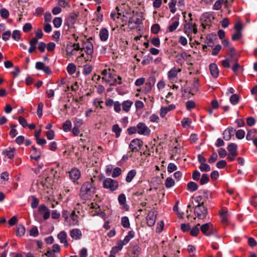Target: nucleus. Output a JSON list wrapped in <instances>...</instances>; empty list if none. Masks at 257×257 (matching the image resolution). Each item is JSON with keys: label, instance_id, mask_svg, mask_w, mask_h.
<instances>
[{"label": "nucleus", "instance_id": "1", "mask_svg": "<svg viewBox=\"0 0 257 257\" xmlns=\"http://www.w3.org/2000/svg\"><path fill=\"white\" fill-rule=\"evenodd\" d=\"M94 180L91 178L90 180L84 183L81 186L80 196L84 200L90 199L95 192V187L93 184Z\"/></svg>", "mask_w": 257, "mask_h": 257}, {"label": "nucleus", "instance_id": "2", "mask_svg": "<svg viewBox=\"0 0 257 257\" xmlns=\"http://www.w3.org/2000/svg\"><path fill=\"white\" fill-rule=\"evenodd\" d=\"M53 176L43 177L39 184V188L42 190L44 193H49L51 190V186L53 183H59L58 179L56 181H53Z\"/></svg>", "mask_w": 257, "mask_h": 257}, {"label": "nucleus", "instance_id": "3", "mask_svg": "<svg viewBox=\"0 0 257 257\" xmlns=\"http://www.w3.org/2000/svg\"><path fill=\"white\" fill-rule=\"evenodd\" d=\"M142 20V15L141 13L133 12V15L129 18L128 22V27L131 29L137 28Z\"/></svg>", "mask_w": 257, "mask_h": 257}, {"label": "nucleus", "instance_id": "4", "mask_svg": "<svg viewBox=\"0 0 257 257\" xmlns=\"http://www.w3.org/2000/svg\"><path fill=\"white\" fill-rule=\"evenodd\" d=\"M192 19L191 18L190 22L185 21L183 30L184 32L190 38V40H191L192 34H196L198 31L196 25L192 23Z\"/></svg>", "mask_w": 257, "mask_h": 257}, {"label": "nucleus", "instance_id": "5", "mask_svg": "<svg viewBox=\"0 0 257 257\" xmlns=\"http://www.w3.org/2000/svg\"><path fill=\"white\" fill-rule=\"evenodd\" d=\"M102 186L104 188L112 192L118 188L119 184L116 180L108 178L103 181Z\"/></svg>", "mask_w": 257, "mask_h": 257}, {"label": "nucleus", "instance_id": "6", "mask_svg": "<svg viewBox=\"0 0 257 257\" xmlns=\"http://www.w3.org/2000/svg\"><path fill=\"white\" fill-rule=\"evenodd\" d=\"M194 212L195 215L200 219H204L207 214L206 207L203 206V202L199 203L195 208Z\"/></svg>", "mask_w": 257, "mask_h": 257}, {"label": "nucleus", "instance_id": "7", "mask_svg": "<svg viewBox=\"0 0 257 257\" xmlns=\"http://www.w3.org/2000/svg\"><path fill=\"white\" fill-rule=\"evenodd\" d=\"M67 211L65 210L63 211L62 215L65 217L66 220L68 223L69 225L70 226H75L78 224V217L75 214V211H72L70 216H65Z\"/></svg>", "mask_w": 257, "mask_h": 257}, {"label": "nucleus", "instance_id": "8", "mask_svg": "<svg viewBox=\"0 0 257 257\" xmlns=\"http://www.w3.org/2000/svg\"><path fill=\"white\" fill-rule=\"evenodd\" d=\"M143 145V142L141 140L139 139H135L131 142L129 145V148L131 149L132 152H137L141 150Z\"/></svg>", "mask_w": 257, "mask_h": 257}, {"label": "nucleus", "instance_id": "9", "mask_svg": "<svg viewBox=\"0 0 257 257\" xmlns=\"http://www.w3.org/2000/svg\"><path fill=\"white\" fill-rule=\"evenodd\" d=\"M155 79L153 77H150L147 82L145 83L144 86L142 89V91L144 93H147L151 91L152 87L155 85ZM138 91H141V89H138Z\"/></svg>", "mask_w": 257, "mask_h": 257}, {"label": "nucleus", "instance_id": "10", "mask_svg": "<svg viewBox=\"0 0 257 257\" xmlns=\"http://www.w3.org/2000/svg\"><path fill=\"white\" fill-rule=\"evenodd\" d=\"M138 133L144 136H148L150 133V129L146 125L145 123L140 122L137 125Z\"/></svg>", "mask_w": 257, "mask_h": 257}, {"label": "nucleus", "instance_id": "11", "mask_svg": "<svg viewBox=\"0 0 257 257\" xmlns=\"http://www.w3.org/2000/svg\"><path fill=\"white\" fill-rule=\"evenodd\" d=\"M69 175L70 179L75 183L81 177V172L78 169L73 168L69 172Z\"/></svg>", "mask_w": 257, "mask_h": 257}, {"label": "nucleus", "instance_id": "12", "mask_svg": "<svg viewBox=\"0 0 257 257\" xmlns=\"http://www.w3.org/2000/svg\"><path fill=\"white\" fill-rule=\"evenodd\" d=\"M157 215V212L155 210H151L149 212L146 220L147 223L149 226H152L155 224Z\"/></svg>", "mask_w": 257, "mask_h": 257}, {"label": "nucleus", "instance_id": "13", "mask_svg": "<svg viewBox=\"0 0 257 257\" xmlns=\"http://www.w3.org/2000/svg\"><path fill=\"white\" fill-rule=\"evenodd\" d=\"M78 15L75 13H71L67 18L65 21V25L69 28L73 27V25L76 23Z\"/></svg>", "mask_w": 257, "mask_h": 257}, {"label": "nucleus", "instance_id": "14", "mask_svg": "<svg viewBox=\"0 0 257 257\" xmlns=\"http://www.w3.org/2000/svg\"><path fill=\"white\" fill-rule=\"evenodd\" d=\"M179 25V16H175L171 20L170 25L168 27V30L170 32L174 31Z\"/></svg>", "mask_w": 257, "mask_h": 257}, {"label": "nucleus", "instance_id": "15", "mask_svg": "<svg viewBox=\"0 0 257 257\" xmlns=\"http://www.w3.org/2000/svg\"><path fill=\"white\" fill-rule=\"evenodd\" d=\"M90 212L92 216L104 214V213L101 211L99 206L95 203H91L90 204Z\"/></svg>", "mask_w": 257, "mask_h": 257}, {"label": "nucleus", "instance_id": "16", "mask_svg": "<svg viewBox=\"0 0 257 257\" xmlns=\"http://www.w3.org/2000/svg\"><path fill=\"white\" fill-rule=\"evenodd\" d=\"M38 211L40 214L43 215L44 219L46 220L49 218L50 210L45 205H40L38 208Z\"/></svg>", "mask_w": 257, "mask_h": 257}, {"label": "nucleus", "instance_id": "17", "mask_svg": "<svg viewBox=\"0 0 257 257\" xmlns=\"http://www.w3.org/2000/svg\"><path fill=\"white\" fill-rule=\"evenodd\" d=\"M83 49L88 55H92L93 53V45L89 39L87 40L83 43Z\"/></svg>", "mask_w": 257, "mask_h": 257}, {"label": "nucleus", "instance_id": "18", "mask_svg": "<svg viewBox=\"0 0 257 257\" xmlns=\"http://www.w3.org/2000/svg\"><path fill=\"white\" fill-rule=\"evenodd\" d=\"M67 234L65 231H61L57 235V238L61 243L64 244V247H67L69 243L67 240Z\"/></svg>", "mask_w": 257, "mask_h": 257}, {"label": "nucleus", "instance_id": "19", "mask_svg": "<svg viewBox=\"0 0 257 257\" xmlns=\"http://www.w3.org/2000/svg\"><path fill=\"white\" fill-rule=\"evenodd\" d=\"M176 106L175 104H171L169 105L168 106L162 107L160 109V116L163 118L165 116V115L171 110H174L175 109Z\"/></svg>", "mask_w": 257, "mask_h": 257}, {"label": "nucleus", "instance_id": "20", "mask_svg": "<svg viewBox=\"0 0 257 257\" xmlns=\"http://www.w3.org/2000/svg\"><path fill=\"white\" fill-rule=\"evenodd\" d=\"M70 236L75 240H79L82 236L81 230L78 228L73 229L70 231Z\"/></svg>", "mask_w": 257, "mask_h": 257}, {"label": "nucleus", "instance_id": "21", "mask_svg": "<svg viewBox=\"0 0 257 257\" xmlns=\"http://www.w3.org/2000/svg\"><path fill=\"white\" fill-rule=\"evenodd\" d=\"M212 224L211 223H207L203 224L200 227V230L201 232L207 236L210 235L211 234L209 232H207V231H209L210 229L212 228Z\"/></svg>", "mask_w": 257, "mask_h": 257}, {"label": "nucleus", "instance_id": "22", "mask_svg": "<svg viewBox=\"0 0 257 257\" xmlns=\"http://www.w3.org/2000/svg\"><path fill=\"white\" fill-rule=\"evenodd\" d=\"M108 36L109 32L106 29L103 28L100 30L99 36L101 41H106L108 38Z\"/></svg>", "mask_w": 257, "mask_h": 257}, {"label": "nucleus", "instance_id": "23", "mask_svg": "<svg viewBox=\"0 0 257 257\" xmlns=\"http://www.w3.org/2000/svg\"><path fill=\"white\" fill-rule=\"evenodd\" d=\"M181 71L180 69L172 68L168 73L169 79L171 81H174L178 73Z\"/></svg>", "mask_w": 257, "mask_h": 257}, {"label": "nucleus", "instance_id": "24", "mask_svg": "<svg viewBox=\"0 0 257 257\" xmlns=\"http://www.w3.org/2000/svg\"><path fill=\"white\" fill-rule=\"evenodd\" d=\"M221 222L223 223H227L228 219V212L226 209H222L220 212Z\"/></svg>", "mask_w": 257, "mask_h": 257}, {"label": "nucleus", "instance_id": "25", "mask_svg": "<svg viewBox=\"0 0 257 257\" xmlns=\"http://www.w3.org/2000/svg\"><path fill=\"white\" fill-rule=\"evenodd\" d=\"M133 104V102L132 100H127L123 101L121 103L122 110L126 112H128Z\"/></svg>", "mask_w": 257, "mask_h": 257}, {"label": "nucleus", "instance_id": "26", "mask_svg": "<svg viewBox=\"0 0 257 257\" xmlns=\"http://www.w3.org/2000/svg\"><path fill=\"white\" fill-rule=\"evenodd\" d=\"M211 74L215 78L218 76L219 71L217 65L214 63H212L209 66Z\"/></svg>", "mask_w": 257, "mask_h": 257}, {"label": "nucleus", "instance_id": "27", "mask_svg": "<svg viewBox=\"0 0 257 257\" xmlns=\"http://www.w3.org/2000/svg\"><path fill=\"white\" fill-rule=\"evenodd\" d=\"M124 244L123 243V242L122 240H118L117 243L116 245L115 246H113L111 250V252L116 253L118 252L119 251L121 250L123 247V246Z\"/></svg>", "mask_w": 257, "mask_h": 257}, {"label": "nucleus", "instance_id": "28", "mask_svg": "<svg viewBox=\"0 0 257 257\" xmlns=\"http://www.w3.org/2000/svg\"><path fill=\"white\" fill-rule=\"evenodd\" d=\"M137 174V171L135 169H132L128 171L126 178L125 181L127 183H130L133 180V178L136 176Z\"/></svg>", "mask_w": 257, "mask_h": 257}, {"label": "nucleus", "instance_id": "29", "mask_svg": "<svg viewBox=\"0 0 257 257\" xmlns=\"http://www.w3.org/2000/svg\"><path fill=\"white\" fill-rule=\"evenodd\" d=\"M15 149L14 148H9L8 149L4 150L3 152V154L8 156V157L12 159L14 157V151Z\"/></svg>", "mask_w": 257, "mask_h": 257}, {"label": "nucleus", "instance_id": "30", "mask_svg": "<svg viewBox=\"0 0 257 257\" xmlns=\"http://www.w3.org/2000/svg\"><path fill=\"white\" fill-rule=\"evenodd\" d=\"M228 154H238L237 146L235 144L230 143L227 147Z\"/></svg>", "mask_w": 257, "mask_h": 257}, {"label": "nucleus", "instance_id": "31", "mask_svg": "<svg viewBox=\"0 0 257 257\" xmlns=\"http://www.w3.org/2000/svg\"><path fill=\"white\" fill-rule=\"evenodd\" d=\"M202 25L205 27V25H209L210 22V17L208 14H203L201 18Z\"/></svg>", "mask_w": 257, "mask_h": 257}, {"label": "nucleus", "instance_id": "32", "mask_svg": "<svg viewBox=\"0 0 257 257\" xmlns=\"http://www.w3.org/2000/svg\"><path fill=\"white\" fill-rule=\"evenodd\" d=\"M233 132V128H228L226 129L223 132V139L225 141H229L230 140L231 137V135Z\"/></svg>", "mask_w": 257, "mask_h": 257}, {"label": "nucleus", "instance_id": "33", "mask_svg": "<svg viewBox=\"0 0 257 257\" xmlns=\"http://www.w3.org/2000/svg\"><path fill=\"white\" fill-rule=\"evenodd\" d=\"M176 4L177 0H171L168 4L169 10L173 14H174L177 11L176 8Z\"/></svg>", "mask_w": 257, "mask_h": 257}, {"label": "nucleus", "instance_id": "34", "mask_svg": "<svg viewBox=\"0 0 257 257\" xmlns=\"http://www.w3.org/2000/svg\"><path fill=\"white\" fill-rule=\"evenodd\" d=\"M175 185V181L171 177H167L165 182V186L167 188H170Z\"/></svg>", "mask_w": 257, "mask_h": 257}, {"label": "nucleus", "instance_id": "35", "mask_svg": "<svg viewBox=\"0 0 257 257\" xmlns=\"http://www.w3.org/2000/svg\"><path fill=\"white\" fill-rule=\"evenodd\" d=\"M134 232L133 231H130L128 232V234L125 236L124 239L122 241L123 243L125 245L128 243L131 239H132L134 237Z\"/></svg>", "mask_w": 257, "mask_h": 257}, {"label": "nucleus", "instance_id": "36", "mask_svg": "<svg viewBox=\"0 0 257 257\" xmlns=\"http://www.w3.org/2000/svg\"><path fill=\"white\" fill-rule=\"evenodd\" d=\"M72 126V123L70 120H67L65 121L62 126L63 130L64 132H67L70 131Z\"/></svg>", "mask_w": 257, "mask_h": 257}, {"label": "nucleus", "instance_id": "37", "mask_svg": "<svg viewBox=\"0 0 257 257\" xmlns=\"http://www.w3.org/2000/svg\"><path fill=\"white\" fill-rule=\"evenodd\" d=\"M76 70V66L73 63H70L67 67V71L70 74H73Z\"/></svg>", "mask_w": 257, "mask_h": 257}, {"label": "nucleus", "instance_id": "38", "mask_svg": "<svg viewBox=\"0 0 257 257\" xmlns=\"http://www.w3.org/2000/svg\"><path fill=\"white\" fill-rule=\"evenodd\" d=\"M187 188L191 192H194L197 190L198 185L194 182H190L187 184Z\"/></svg>", "mask_w": 257, "mask_h": 257}, {"label": "nucleus", "instance_id": "39", "mask_svg": "<svg viewBox=\"0 0 257 257\" xmlns=\"http://www.w3.org/2000/svg\"><path fill=\"white\" fill-rule=\"evenodd\" d=\"M121 224L124 228H129L130 226V221L127 217L124 216L121 218Z\"/></svg>", "mask_w": 257, "mask_h": 257}, {"label": "nucleus", "instance_id": "40", "mask_svg": "<svg viewBox=\"0 0 257 257\" xmlns=\"http://www.w3.org/2000/svg\"><path fill=\"white\" fill-rule=\"evenodd\" d=\"M25 228L22 225H19L17 227V231H16V235L17 236H21L25 234Z\"/></svg>", "mask_w": 257, "mask_h": 257}, {"label": "nucleus", "instance_id": "41", "mask_svg": "<svg viewBox=\"0 0 257 257\" xmlns=\"http://www.w3.org/2000/svg\"><path fill=\"white\" fill-rule=\"evenodd\" d=\"M92 70V66L89 64L84 65L83 66V74L85 75L89 74Z\"/></svg>", "mask_w": 257, "mask_h": 257}, {"label": "nucleus", "instance_id": "42", "mask_svg": "<svg viewBox=\"0 0 257 257\" xmlns=\"http://www.w3.org/2000/svg\"><path fill=\"white\" fill-rule=\"evenodd\" d=\"M112 131L115 134V136L116 138H118L120 136V132H121V129L119 127L117 124H114L112 127Z\"/></svg>", "mask_w": 257, "mask_h": 257}, {"label": "nucleus", "instance_id": "43", "mask_svg": "<svg viewBox=\"0 0 257 257\" xmlns=\"http://www.w3.org/2000/svg\"><path fill=\"white\" fill-rule=\"evenodd\" d=\"M255 132H256V130L254 128H253V129H251V130L248 131V132L247 134L246 137V139L248 141L251 140H253V139H254L255 138L254 134H255Z\"/></svg>", "mask_w": 257, "mask_h": 257}, {"label": "nucleus", "instance_id": "44", "mask_svg": "<svg viewBox=\"0 0 257 257\" xmlns=\"http://www.w3.org/2000/svg\"><path fill=\"white\" fill-rule=\"evenodd\" d=\"M199 169L202 172H208L210 170V167L205 162L200 165Z\"/></svg>", "mask_w": 257, "mask_h": 257}, {"label": "nucleus", "instance_id": "45", "mask_svg": "<svg viewBox=\"0 0 257 257\" xmlns=\"http://www.w3.org/2000/svg\"><path fill=\"white\" fill-rule=\"evenodd\" d=\"M53 23L54 27L55 28H58L62 25V20L60 17H56L53 20Z\"/></svg>", "mask_w": 257, "mask_h": 257}, {"label": "nucleus", "instance_id": "46", "mask_svg": "<svg viewBox=\"0 0 257 257\" xmlns=\"http://www.w3.org/2000/svg\"><path fill=\"white\" fill-rule=\"evenodd\" d=\"M199 224H198L197 225L194 226L190 230V234L191 235L195 236H197L199 232Z\"/></svg>", "mask_w": 257, "mask_h": 257}, {"label": "nucleus", "instance_id": "47", "mask_svg": "<svg viewBox=\"0 0 257 257\" xmlns=\"http://www.w3.org/2000/svg\"><path fill=\"white\" fill-rule=\"evenodd\" d=\"M177 170V166L173 163H170L167 167V171L171 173Z\"/></svg>", "mask_w": 257, "mask_h": 257}, {"label": "nucleus", "instance_id": "48", "mask_svg": "<svg viewBox=\"0 0 257 257\" xmlns=\"http://www.w3.org/2000/svg\"><path fill=\"white\" fill-rule=\"evenodd\" d=\"M230 101L233 105L236 104L239 101L238 96L236 94L232 95L230 97Z\"/></svg>", "mask_w": 257, "mask_h": 257}, {"label": "nucleus", "instance_id": "49", "mask_svg": "<svg viewBox=\"0 0 257 257\" xmlns=\"http://www.w3.org/2000/svg\"><path fill=\"white\" fill-rule=\"evenodd\" d=\"M191 120L189 118H184L181 121V123L184 127H188L190 126L191 123Z\"/></svg>", "mask_w": 257, "mask_h": 257}, {"label": "nucleus", "instance_id": "50", "mask_svg": "<svg viewBox=\"0 0 257 257\" xmlns=\"http://www.w3.org/2000/svg\"><path fill=\"white\" fill-rule=\"evenodd\" d=\"M223 3V0H217L214 4L213 9L215 10H220L222 7V5Z\"/></svg>", "mask_w": 257, "mask_h": 257}, {"label": "nucleus", "instance_id": "51", "mask_svg": "<svg viewBox=\"0 0 257 257\" xmlns=\"http://www.w3.org/2000/svg\"><path fill=\"white\" fill-rule=\"evenodd\" d=\"M121 170L118 167H116L113 170L111 176L113 178H116L119 176L121 174Z\"/></svg>", "mask_w": 257, "mask_h": 257}, {"label": "nucleus", "instance_id": "52", "mask_svg": "<svg viewBox=\"0 0 257 257\" xmlns=\"http://www.w3.org/2000/svg\"><path fill=\"white\" fill-rule=\"evenodd\" d=\"M151 43L155 47H159L160 46V40L158 37H154L151 39Z\"/></svg>", "mask_w": 257, "mask_h": 257}, {"label": "nucleus", "instance_id": "53", "mask_svg": "<svg viewBox=\"0 0 257 257\" xmlns=\"http://www.w3.org/2000/svg\"><path fill=\"white\" fill-rule=\"evenodd\" d=\"M209 177L207 176V175L206 174H203L202 175L201 178L200 179V183L201 185H204V184L208 183L209 181Z\"/></svg>", "mask_w": 257, "mask_h": 257}, {"label": "nucleus", "instance_id": "54", "mask_svg": "<svg viewBox=\"0 0 257 257\" xmlns=\"http://www.w3.org/2000/svg\"><path fill=\"white\" fill-rule=\"evenodd\" d=\"M31 198H32V202H31V206L32 208H35L38 205L39 200L36 197H35L34 196H32Z\"/></svg>", "mask_w": 257, "mask_h": 257}, {"label": "nucleus", "instance_id": "55", "mask_svg": "<svg viewBox=\"0 0 257 257\" xmlns=\"http://www.w3.org/2000/svg\"><path fill=\"white\" fill-rule=\"evenodd\" d=\"M110 71V69H108V70L104 69L101 72V74L103 76L102 77V79H104L106 82H108L110 81V80L107 78V75H110V73H109Z\"/></svg>", "mask_w": 257, "mask_h": 257}, {"label": "nucleus", "instance_id": "56", "mask_svg": "<svg viewBox=\"0 0 257 257\" xmlns=\"http://www.w3.org/2000/svg\"><path fill=\"white\" fill-rule=\"evenodd\" d=\"M121 103H120L119 101H115V103L113 105L114 111L116 112V113H119L121 111Z\"/></svg>", "mask_w": 257, "mask_h": 257}, {"label": "nucleus", "instance_id": "57", "mask_svg": "<svg viewBox=\"0 0 257 257\" xmlns=\"http://www.w3.org/2000/svg\"><path fill=\"white\" fill-rule=\"evenodd\" d=\"M43 104L42 102H40L38 105L37 113L38 116L41 118L42 116Z\"/></svg>", "mask_w": 257, "mask_h": 257}, {"label": "nucleus", "instance_id": "58", "mask_svg": "<svg viewBox=\"0 0 257 257\" xmlns=\"http://www.w3.org/2000/svg\"><path fill=\"white\" fill-rule=\"evenodd\" d=\"M186 106L188 110H190L195 106V103L193 100H189L186 102Z\"/></svg>", "mask_w": 257, "mask_h": 257}, {"label": "nucleus", "instance_id": "59", "mask_svg": "<svg viewBox=\"0 0 257 257\" xmlns=\"http://www.w3.org/2000/svg\"><path fill=\"white\" fill-rule=\"evenodd\" d=\"M1 16L4 19H7L9 16V12L6 9H2L0 11Z\"/></svg>", "mask_w": 257, "mask_h": 257}, {"label": "nucleus", "instance_id": "60", "mask_svg": "<svg viewBox=\"0 0 257 257\" xmlns=\"http://www.w3.org/2000/svg\"><path fill=\"white\" fill-rule=\"evenodd\" d=\"M245 132L243 130H239L236 132V138L239 140L244 137Z\"/></svg>", "mask_w": 257, "mask_h": 257}, {"label": "nucleus", "instance_id": "61", "mask_svg": "<svg viewBox=\"0 0 257 257\" xmlns=\"http://www.w3.org/2000/svg\"><path fill=\"white\" fill-rule=\"evenodd\" d=\"M20 33L19 30L14 31L12 34L13 38L16 41H18L20 38Z\"/></svg>", "mask_w": 257, "mask_h": 257}, {"label": "nucleus", "instance_id": "62", "mask_svg": "<svg viewBox=\"0 0 257 257\" xmlns=\"http://www.w3.org/2000/svg\"><path fill=\"white\" fill-rule=\"evenodd\" d=\"M176 5L180 11H183L185 8V4L184 0H179L178 2L177 1Z\"/></svg>", "mask_w": 257, "mask_h": 257}, {"label": "nucleus", "instance_id": "63", "mask_svg": "<svg viewBox=\"0 0 257 257\" xmlns=\"http://www.w3.org/2000/svg\"><path fill=\"white\" fill-rule=\"evenodd\" d=\"M118 200L119 203L123 205L125 204L126 202V197L124 194H121L118 196Z\"/></svg>", "mask_w": 257, "mask_h": 257}, {"label": "nucleus", "instance_id": "64", "mask_svg": "<svg viewBox=\"0 0 257 257\" xmlns=\"http://www.w3.org/2000/svg\"><path fill=\"white\" fill-rule=\"evenodd\" d=\"M241 36L242 35L241 32L236 31V32L232 36V40L233 41L238 40L241 38Z\"/></svg>", "mask_w": 257, "mask_h": 257}]
</instances>
